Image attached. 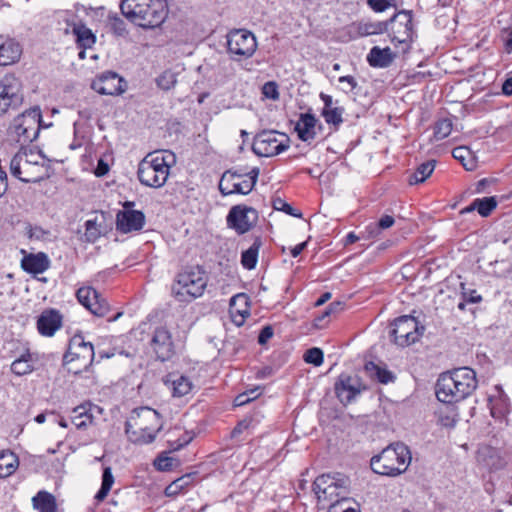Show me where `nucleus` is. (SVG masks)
<instances>
[{
    "mask_svg": "<svg viewBox=\"0 0 512 512\" xmlns=\"http://www.w3.org/2000/svg\"><path fill=\"white\" fill-rule=\"evenodd\" d=\"M497 201L495 197L477 198L474 200V208L482 217H487L496 208Z\"/></svg>",
    "mask_w": 512,
    "mask_h": 512,
    "instance_id": "43",
    "label": "nucleus"
},
{
    "mask_svg": "<svg viewBox=\"0 0 512 512\" xmlns=\"http://www.w3.org/2000/svg\"><path fill=\"white\" fill-rule=\"evenodd\" d=\"M262 245L260 238H256L253 244L241 255V264L245 269L252 270L256 267L258 261L259 249Z\"/></svg>",
    "mask_w": 512,
    "mask_h": 512,
    "instance_id": "35",
    "label": "nucleus"
},
{
    "mask_svg": "<svg viewBox=\"0 0 512 512\" xmlns=\"http://www.w3.org/2000/svg\"><path fill=\"white\" fill-rule=\"evenodd\" d=\"M365 370L370 377L376 378L382 384H388L393 382L395 379V376L391 371L382 368L373 362L367 363L365 365Z\"/></svg>",
    "mask_w": 512,
    "mask_h": 512,
    "instance_id": "38",
    "label": "nucleus"
},
{
    "mask_svg": "<svg viewBox=\"0 0 512 512\" xmlns=\"http://www.w3.org/2000/svg\"><path fill=\"white\" fill-rule=\"evenodd\" d=\"M95 352L91 342H86L82 335H74L68 345V350L64 354V362L70 363L75 360H82L83 367L90 366L94 360Z\"/></svg>",
    "mask_w": 512,
    "mask_h": 512,
    "instance_id": "15",
    "label": "nucleus"
},
{
    "mask_svg": "<svg viewBox=\"0 0 512 512\" xmlns=\"http://www.w3.org/2000/svg\"><path fill=\"white\" fill-rule=\"evenodd\" d=\"M338 81L340 83H347L349 86L348 90H344L345 92L353 91L357 87V81L353 76L347 75V76H341L339 77Z\"/></svg>",
    "mask_w": 512,
    "mask_h": 512,
    "instance_id": "61",
    "label": "nucleus"
},
{
    "mask_svg": "<svg viewBox=\"0 0 512 512\" xmlns=\"http://www.w3.org/2000/svg\"><path fill=\"white\" fill-rule=\"evenodd\" d=\"M174 459L165 455H160L154 460V466L158 471H169L173 467Z\"/></svg>",
    "mask_w": 512,
    "mask_h": 512,
    "instance_id": "52",
    "label": "nucleus"
},
{
    "mask_svg": "<svg viewBox=\"0 0 512 512\" xmlns=\"http://www.w3.org/2000/svg\"><path fill=\"white\" fill-rule=\"evenodd\" d=\"M262 93L268 99L277 100L279 98L277 83L274 81L265 83L262 87Z\"/></svg>",
    "mask_w": 512,
    "mask_h": 512,
    "instance_id": "51",
    "label": "nucleus"
},
{
    "mask_svg": "<svg viewBox=\"0 0 512 512\" xmlns=\"http://www.w3.org/2000/svg\"><path fill=\"white\" fill-rule=\"evenodd\" d=\"M323 358V351L317 347L308 349L303 356L306 363L313 364L317 367L323 363Z\"/></svg>",
    "mask_w": 512,
    "mask_h": 512,
    "instance_id": "49",
    "label": "nucleus"
},
{
    "mask_svg": "<svg viewBox=\"0 0 512 512\" xmlns=\"http://www.w3.org/2000/svg\"><path fill=\"white\" fill-rule=\"evenodd\" d=\"M367 3L375 12H384L391 6V0H367Z\"/></svg>",
    "mask_w": 512,
    "mask_h": 512,
    "instance_id": "56",
    "label": "nucleus"
},
{
    "mask_svg": "<svg viewBox=\"0 0 512 512\" xmlns=\"http://www.w3.org/2000/svg\"><path fill=\"white\" fill-rule=\"evenodd\" d=\"M113 32L118 36H124L127 33L124 21L117 15L109 18Z\"/></svg>",
    "mask_w": 512,
    "mask_h": 512,
    "instance_id": "54",
    "label": "nucleus"
},
{
    "mask_svg": "<svg viewBox=\"0 0 512 512\" xmlns=\"http://www.w3.org/2000/svg\"><path fill=\"white\" fill-rule=\"evenodd\" d=\"M453 157L460 161L467 171H473L477 167V162L472 151L464 146L456 147L452 151Z\"/></svg>",
    "mask_w": 512,
    "mask_h": 512,
    "instance_id": "36",
    "label": "nucleus"
},
{
    "mask_svg": "<svg viewBox=\"0 0 512 512\" xmlns=\"http://www.w3.org/2000/svg\"><path fill=\"white\" fill-rule=\"evenodd\" d=\"M19 466V459L15 453L9 450L0 452V478L11 476Z\"/></svg>",
    "mask_w": 512,
    "mask_h": 512,
    "instance_id": "33",
    "label": "nucleus"
},
{
    "mask_svg": "<svg viewBox=\"0 0 512 512\" xmlns=\"http://www.w3.org/2000/svg\"><path fill=\"white\" fill-rule=\"evenodd\" d=\"M412 460L411 451L402 442L388 445L378 455L371 458L372 470L383 476L396 477L403 474Z\"/></svg>",
    "mask_w": 512,
    "mask_h": 512,
    "instance_id": "5",
    "label": "nucleus"
},
{
    "mask_svg": "<svg viewBox=\"0 0 512 512\" xmlns=\"http://www.w3.org/2000/svg\"><path fill=\"white\" fill-rule=\"evenodd\" d=\"M290 139L275 130H264L258 133L253 141V152L261 157H272L289 148Z\"/></svg>",
    "mask_w": 512,
    "mask_h": 512,
    "instance_id": "10",
    "label": "nucleus"
},
{
    "mask_svg": "<svg viewBox=\"0 0 512 512\" xmlns=\"http://www.w3.org/2000/svg\"><path fill=\"white\" fill-rule=\"evenodd\" d=\"M226 46L232 60L243 61L256 52L257 40L247 29H232L226 35Z\"/></svg>",
    "mask_w": 512,
    "mask_h": 512,
    "instance_id": "9",
    "label": "nucleus"
},
{
    "mask_svg": "<svg viewBox=\"0 0 512 512\" xmlns=\"http://www.w3.org/2000/svg\"><path fill=\"white\" fill-rule=\"evenodd\" d=\"M113 483L114 476L112 474V470L110 467H105L102 474L101 488L96 493L95 499L97 501H103L107 497L109 491L111 490Z\"/></svg>",
    "mask_w": 512,
    "mask_h": 512,
    "instance_id": "41",
    "label": "nucleus"
},
{
    "mask_svg": "<svg viewBox=\"0 0 512 512\" xmlns=\"http://www.w3.org/2000/svg\"><path fill=\"white\" fill-rule=\"evenodd\" d=\"M229 305L232 321L237 326H241L245 318L250 315L249 297L245 293L236 294L230 299Z\"/></svg>",
    "mask_w": 512,
    "mask_h": 512,
    "instance_id": "27",
    "label": "nucleus"
},
{
    "mask_svg": "<svg viewBox=\"0 0 512 512\" xmlns=\"http://www.w3.org/2000/svg\"><path fill=\"white\" fill-rule=\"evenodd\" d=\"M397 57L390 47L373 46L367 54V62L373 68H387Z\"/></svg>",
    "mask_w": 512,
    "mask_h": 512,
    "instance_id": "29",
    "label": "nucleus"
},
{
    "mask_svg": "<svg viewBox=\"0 0 512 512\" xmlns=\"http://www.w3.org/2000/svg\"><path fill=\"white\" fill-rule=\"evenodd\" d=\"M259 174V167H253L249 171L243 168L229 169L221 176L219 190L224 196L231 194L247 195L256 185Z\"/></svg>",
    "mask_w": 512,
    "mask_h": 512,
    "instance_id": "7",
    "label": "nucleus"
},
{
    "mask_svg": "<svg viewBox=\"0 0 512 512\" xmlns=\"http://www.w3.org/2000/svg\"><path fill=\"white\" fill-rule=\"evenodd\" d=\"M394 223H395V219L393 216L383 215L377 222V225L380 228V230L382 231V230L392 227L394 225Z\"/></svg>",
    "mask_w": 512,
    "mask_h": 512,
    "instance_id": "59",
    "label": "nucleus"
},
{
    "mask_svg": "<svg viewBox=\"0 0 512 512\" xmlns=\"http://www.w3.org/2000/svg\"><path fill=\"white\" fill-rule=\"evenodd\" d=\"M164 383L171 390L173 397H184L191 393L194 387L188 377L177 374H169Z\"/></svg>",
    "mask_w": 512,
    "mask_h": 512,
    "instance_id": "30",
    "label": "nucleus"
},
{
    "mask_svg": "<svg viewBox=\"0 0 512 512\" xmlns=\"http://www.w3.org/2000/svg\"><path fill=\"white\" fill-rule=\"evenodd\" d=\"M317 129L321 130L322 125L311 113H302L295 125V131L303 142L311 143L317 136Z\"/></svg>",
    "mask_w": 512,
    "mask_h": 512,
    "instance_id": "24",
    "label": "nucleus"
},
{
    "mask_svg": "<svg viewBox=\"0 0 512 512\" xmlns=\"http://www.w3.org/2000/svg\"><path fill=\"white\" fill-rule=\"evenodd\" d=\"M175 162V154L171 151L148 153L138 164V180L146 187L161 188L166 184Z\"/></svg>",
    "mask_w": 512,
    "mask_h": 512,
    "instance_id": "4",
    "label": "nucleus"
},
{
    "mask_svg": "<svg viewBox=\"0 0 512 512\" xmlns=\"http://www.w3.org/2000/svg\"><path fill=\"white\" fill-rule=\"evenodd\" d=\"M109 171V166L103 159H99L97 167L95 168V175L97 177H102Z\"/></svg>",
    "mask_w": 512,
    "mask_h": 512,
    "instance_id": "62",
    "label": "nucleus"
},
{
    "mask_svg": "<svg viewBox=\"0 0 512 512\" xmlns=\"http://www.w3.org/2000/svg\"><path fill=\"white\" fill-rule=\"evenodd\" d=\"M502 92L507 96L512 95V76H510L502 85Z\"/></svg>",
    "mask_w": 512,
    "mask_h": 512,
    "instance_id": "64",
    "label": "nucleus"
},
{
    "mask_svg": "<svg viewBox=\"0 0 512 512\" xmlns=\"http://www.w3.org/2000/svg\"><path fill=\"white\" fill-rule=\"evenodd\" d=\"M274 208L277 210L284 211L288 215L294 217H301V212L295 210L290 204L286 203L284 200L278 198L274 201Z\"/></svg>",
    "mask_w": 512,
    "mask_h": 512,
    "instance_id": "53",
    "label": "nucleus"
},
{
    "mask_svg": "<svg viewBox=\"0 0 512 512\" xmlns=\"http://www.w3.org/2000/svg\"><path fill=\"white\" fill-rule=\"evenodd\" d=\"M103 409L92 403H83L73 408L71 422L79 430H84L94 424L96 414H102Z\"/></svg>",
    "mask_w": 512,
    "mask_h": 512,
    "instance_id": "23",
    "label": "nucleus"
},
{
    "mask_svg": "<svg viewBox=\"0 0 512 512\" xmlns=\"http://www.w3.org/2000/svg\"><path fill=\"white\" fill-rule=\"evenodd\" d=\"M62 326V315L55 309L44 310L37 320V329L39 333L46 337H51Z\"/></svg>",
    "mask_w": 512,
    "mask_h": 512,
    "instance_id": "25",
    "label": "nucleus"
},
{
    "mask_svg": "<svg viewBox=\"0 0 512 512\" xmlns=\"http://www.w3.org/2000/svg\"><path fill=\"white\" fill-rule=\"evenodd\" d=\"M11 174L25 183H36L43 179L44 165L40 162H28L27 153H17L10 162Z\"/></svg>",
    "mask_w": 512,
    "mask_h": 512,
    "instance_id": "12",
    "label": "nucleus"
},
{
    "mask_svg": "<svg viewBox=\"0 0 512 512\" xmlns=\"http://www.w3.org/2000/svg\"><path fill=\"white\" fill-rule=\"evenodd\" d=\"M41 118V110L38 107L31 108L18 115L9 128L10 136L20 146L33 142L39 135Z\"/></svg>",
    "mask_w": 512,
    "mask_h": 512,
    "instance_id": "8",
    "label": "nucleus"
},
{
    "mask_svg": "<svg viewBox=\"0 0 512 512\" xmlns=\"http://www.w3.org/2000/svg\"><path fill=\"white\" fill-rule=\"evenodd\" d=\"M260 394H261V392H260V388L259 387L255 388V389H251L248 392H244L242 394H239L235 398V405L236 406L245 405L246 403L250 402L251 400L256 399Z\"/></svg>",
    "mask_w": 512,
    "mask_h": 512,
    "instance_id": "50",
    "label": "nucleus"
},
{
    "mask_svg": "<svg viewBox=\"0 0 512 512\" xmlns=\"http://www.w3.org/2000/svg\"><path fill=\"white\" fill-rule=\"evenodd\" d=\"M336 483V478L330 474H323L318 476L313 482V491L316 496H319L331 484Z\"/></svg>",
    "mask_w": 512,
    "mask_h": 512,
    "instance_id": "47",
    "label": "nucleus"
},
{
    "mask_svg": "<svg viewBox=\"0 0 512 512\" xmlns=\"http://www.w3.org/2000/svg\"><path fill=\"white\" fill-rule=\"evenodd\" d=\"M351 38H359L370 35H378L388 31V23L384 21L378 22H353L347 28Z\"/></svg>",
    "mask_w": 512,
    "mask_h": 512,
    "instance_id": "26",
    "label": "nucleus"
},
{
    "mask_svg": "<svg viewBox=\"0 0 512 512\" xmlns=\"http://www.w3.org/2000/svg\"><path fill=\"white\" fill-rule=\"evenodd\" d=\"M346 503V499H342L341 501L337 500L336 503L331 504L329 512H356L354 508L346 507Z\"/></svg>",
    "mask_w": 512,
    "mask_h": 512,
    "instance_id": "57",
    "label": "nucleus"
},
{
    "mask_svg": "<svg viewBox=\"0 0 512 512\" xmlns=\"http://www.w3.org/2000/svg\"><path fill=\"white\" fill-rule=\"evenodd\" d=\"M340 308H341V303H339V302L331 303L320 316H318L314 319L315 327L320 328V329L324 328L329 322L328 318L330 317V315L332 313H335L336 311H338Z\"/></svg>",
    "mask_w": 512,
    "mask_h": 512,
    "instance_id": "48",
    "label": "nucleus"
},
{
    "mask_svg": "<svg viewBox=\"0 0 512 512\" xmlns=\"http://www.w3.org/2000/svg\"><path fill=\"white\" fill-rule=\"evenodd\" d=\"M76 297L80 304L98 317L106 316L110 310L106 299L90 286L79 288Z\"/></svg>",
    "mask_w": 512,
    "mask_h": 512,
    "instance_id": "20",
    "label": "nucleus"
},
{
    "mask_svg": "<svg viewBox=\"0 0 512 512\" xmlns=\"http://www.w3.org/2000/svg\"><path fill=\"white\" fill-rule=\"evenodd\" d=\"M33 507L40 512H56L55 497L47 491H39L32 499Z\"/></svg>",
    "mask_w": 512,
    "mask_h": 512,
    "instance_id": "34",
    "label": "nucleus"
},
{
    "mask_svg": "<svg viewBox=\"0 0 512 512\" xmlns=\"http://www.w3.org/2000/svg\"><path fill=\"white\" fill-rule=\"evenodd\" d=\"M122 15L143 29H155L166 20L169 9L166 0H123Z\"/></svg>",
    "mask_w": 512,
    "mask_h": 512,
    "instance_id": "2",
    "label": "nucleus"
},
{
    "mask_svg": "<svg viewBox=\"0 0 512 512\" xmlns=\"http://www.w3.org/2000/svg\"><path fill=\"white\" fill-rule=\"evenodd\" d=\"M62 17L68 26L65 29V33H69V28H71V32L76 37V42L80 47L86 49L91 48L94 45L96 41L95 35L85 25L76 21L74 13L65 11L63 12Z\"/></svg>",
    "mask_w": 512,
    "mask_h": 512,
    "instance_id": "22",
    "label": "nucleus"
},
{
    "mask_svg": "<svg viewBox=\"0 0 512 512\" xmlns=\"http://www.w3.org/2000/svg\"><path fill=\"white\" fill-rule=\"evenodd\" d=\"M22 268L32 274H40L46 271L50 266V261L46 254H29L22 259Z\"/></svg>",
    "mask_w": 512,
    "mask_h": 512,
    "instance_id": "31",
    "label": "nucleus"
},
{
    "mask_svg": "<svg viewBox=\"0 0 512 512\" xmlns=\"http://www.w3.org/2000/svg\"><path fill=\"white\" fill-rule=\"evenodd\" d=\"M101 236V226L95 219H89L85 222V232L83 235V241L87 243H95Z\"/></svg>",
    "mask_w": 512,
    "mask_h": 512,
    "instance_id": "42",
    "label": "nucleus"
},
{
    "mask_svg": "<svg viewBox=\"0 0 512 512\" xmlns=\"http://www.w3.org/2000/svg\"><path fill=\"white\" fill-rule=\"evenodd\" d=\"M257 211L247 206H234L227 215V224L235 229L237 233L244 234L248 232L257 221Z\"/></svg>",
    "mask_w": 512,
    "mask_h": 512,
    "instance_id": "17",
    "label": "nucleus"
},
{
    "mask_svg": "<svg viewBox=\"0 0 512 512\" xmlns=\"http://www.w3.org/2000/svg\"><path fill=\"white\" fill-rule=\"evenodd\" d=\"M193 480V474H185L177 478L165 488V495L171 497L180 494L193 484Z\"/></svg>",
    "mask_w": 512,
    "mask_h": 512,
    "instance_id": "37",
    "label": "nucleus"
},
{
    "mask_svg": "<svg viewBox=\"0 0 512 512\" xmlns=\"http://www.w3.org/2000/svg\"><path fill=\"white\" fill-rule=\"evenodd\" d=\"M150 348L158 360L164 362L172 358L175 353L174 343L170 331L164 327H156L150 340Z\"/></svg>",
    "mask_w": 512,
    "mask_h": 512,
    "instance_id": "18",
    "label": "nucleus"
},
{
    "mask_svg": "<svg viewBox=\"0 0 512 512\" xmlns=\"http://www.w3.org/2000/svg\"><path fill=\"white\" fill-rule=\"evenodd\" d=\"M413 15L411 11L402 10L396 13L388 23V31L390 39L394 43H408L412 41L413 29Z\"/></svg>",
    "mask_w": 512,
    "mask_h": 512,
    "instance_id": "14",
    "label": "nucleus"
},
{
    "mask_svg": "<svg viewBox=\"0 0 512 512\" xmlns=\"http://www.w3.org/2000/svg\"><path fill=\"white\" fill-rule=\"evenodd\" d=\"M381 233L377 223H371L365 227V230L361 233L362 239H373L377 238Z\"/></svg>",
    "mask_w": 512,
    "mask_h": 512,
    "instance_id": "55",
    "label": "nucleus"
},
{
    "mask_svg": "<svg viewBox=\"0 0 512 512\" xmlns=\"http://www.w3.org/2000/svg\"><path fill=\"white\" fill-rule=\"evenodd\" d=\"M133 202H125L124 210L119 211L116 216V228L122 233L139 231L145 224V215L142 211L133 210Z\"/></svg>",
    "mask_w": 512,
    "mask_h": 512,
    "instance_id": "19",
    "label": "nucleus"
},
{
    "mask_svg": "<svg viewBox=\"0 0 512 512\" xmlns=\"http://www.w3.org/2000/svg\"><path fill=\"white\" fill-rule=\"evenodd\" d=\"M176 83L177 74L172 70H165L156 79L157 86L165 91L172 89L176 85Z\"/></svg>",
    "mask_w": 512,
    "mask_h": 512,
    "instance_id": "44",
    "label": "nucleus"
},
{
    "mask_svg": "<svg viewBox=\"0 0 512 512\" xmlns=\"http://www.w3.org/2000/svg\"><path fill=\"white\" fill-rule=\"evenodd\" d=\"M37 360V356L27 350L12 362L11 371L17 376L29 374Z\"/></svg>",
    "mask_w": 512,
    "mask_h": 512,
    "instance_id": "32",
    "label": "nucleus"
},
{
    "mask_svg": "<svg viewBox=\"0 0 512 512\" xmlns=\"http://www.w3.org/2000/svg\"><path fill=\"white\" fill-rule=\"evenodd\" d=\"M424 327L420 326L415 317L403 315L392 323L390 336L398 346L405 347L415 343L422 335Z\"/></svg>",
    "mask_w": 512,
    "mask_h": 512,
    "instance_id": "11",
    "label": "nucleus"
},
{
    "mask_svg": "<svg viewBox=\"0 0 512 512\" xmlns=\"http://www.w3.org/2000/svg\"><path fill=\"white\" fill-rule=\"evenodd\" d=\"M163 427L160 414L150 407L134 409L125 423V433L134 444H150Z\"/></svg>",
    "mask_w": 512,
    "mask_h": 512,
    "instance_id": "3",
    "label": "nucleus"
},
{
    "mask_svg": "<svg viewBox=\"0 0 512 512\" xmlns=\"http://www.w3.org/2000/svg\"><path fill=\"white\" fill-rule=\"evenodd\" d=\"M476 387L475 371L469 367H460L440 375L436 384V397L450 404L465 399Z\"/></svg>",
    "mask_w": 512,
    "mask_h": 512,
    "instance_id": "1",
    "label": "nucleus"
},
{
    "mask_svg": "<svg viewBox=\"0 0 512 512\" xmlns=\"http://www.w3.org/2000/svg\"><path fill=\"white\" fill-rule=\"evenodd\" d=\"M453 129V123L450 119L444 118L436 122L434 126V137L436 140H443L448 137Z\"/></svg>",
    "mask_w": 512,
    "mask_h": 512,
    "instance_id": "45",
    "label": "nucleus"
},
{
    "mask_svg": "<svg viewBox=\"0 0 512 512\" xmlns=\"http://www.w3.org/2000/svg\"><path fill=\"white\" fill-rule=\"evenodd\" d=\"M344 488V481L336 479V483L331 484L329 488H326L317 498L319 501H333L335 497L339 496V490Z\"/></svg>",
    "mask_w": 512,
    "mask_h": 512,
    "instance_id": "46",
    "label": "nucleus"
},
{
    "mask_svg": "<svg viewBox=\"0 0 512 512\" xmlns=\"http://www.w3.org/2000/svg\"><path fill=\"white\" fill-rule=\"evenodd\" d=\"M319 97L324 104V107L322 110H331V109L335 108V101H333L332 96L322 92V93H320Z\"/></svg>",
    "mask_w": 512,
    "mask_h": 512,
    "instance_id": "60",
    "label": "nucleus"
},
{
    "mask_svg": "<svg viewBox=\"0 0 512 512\" xmlns=\"http://www.w3.org/2000/svg\"><path fill=\"white\" fill-rule=\"evenodd\" d=\"M366 387L356 375L342 373L335 383V393L344 405L351 403Z\"/></svg>",
    "mask_w": 512,
    "mask_h": 512,
    "instance_id": "16",
    "label": "nucleus"
},
{
    "mask_svg": "<svg viewBox=\"0 0 512 512\" xmlns=\"http://www.w3.org/2000/svg\"><path fill=\"white\" fill-rule=\"evenodd\" d=\"M345 109L343 106L339 105V101H335V108L331 110H322V116L325 119V122L329 125H333L336 128L339 127L343 123V114Z\"/></svg>",
    "mask_w": 512,
    "mask_h": 512,
    "instance_id": "39",
    "label": "nucleus"
},
{
    "mask_svg": "<svg viewBox=\"0 0 512 512\" xmlns=\"http://www.w3.org/2000/svg\"><path fill=\"white\" fill-rule=\"evenodd\" d=\"M23 102L20 81L14 75H6L0 80V116L10 109H16Z\"/></svg>",
    "mask_w": 512,
    "mask_h": 512,
    "instance_id": "13",
    "label": "nucleus"
},
{
    "mask_svg": "<svg viewBox=\"0 0 512 512\" xmlns=\"http://www.w3.org/2000/svg\"><path fill=\"white\" fill-rule=\"evenodd\" d=\"M22 55L19 42L11 38L0 39V66H9L17 63Z\"/></svg>",
    "mask_w": 512,
    "mask_h": 512,
    "instance_id": "28",
    "label": "nucleus"
},
{
    "mask_svg": "<svg viewBox=\"0 0 512 512\" xmlns=\"http://www.w3.org/2000/svg\"><path fill=\"white\" fill-rule=\"evenodd\" d=\"M208 283L206 272L199 266L179 272L171 286V294L182 303H190L203 295Z\"/></svg>",
    "mask_w": 512,
    "mask_h": 512,
    "instance_id": "6",
    "label": "nucleus"
},
{
    "mask_svg": "<svg viewBox=\"0 0 512 512\" xmlns=\"http://www.w3.org/2000/svg\"><path fill=\"white\" fill-rule=\"evenodd\" d=\"M273 334L274 331L271 326L263 327L258 336V343L260 345L266 344L273 337Z\"/></svg>",
    "mask_w": 512,
    "mask_h": 512,
    "instance_id": "58",
    "label": "nucleus"
},
{
    "mask_svg": "<svg viewBox=\"0 0 512 512\" xmlns=\"http://www.w3.org/2000/svg\"><path fill=\"white\" fill-rule=\"evenodd\" d=\"M435 168V161L430 160L425 163H422L418 166L416 171L413 173V175L410 177L409 183L410 184H417L424 182L434 171Z\"/></svg>",
    "mask_w": 512,
    "mask_h": 512,
    "instance_id": "40",
    "label": "nucleus"
},
{
    "mask_svg": "<svg viewBox=\"0 0 512 512\" xmlns=\"http://www.w3.org/2000/svg\"><path fill=\"white\" fill-rule=\"evenodd\" d=\"M126 83L116 72L105 71L91 83V88L101 95H120L125 91Z\"/></svg>",
    "mask_w": 512,
    "mask_h": 512,
    "instance_id": "21",
    "label": "nucleus"
},
{
    "mask_svg": "<svg viewBox=\"0 0 512 512\" xmlns=\"http://www.w3.org/2000/svg\"><path fill=\"white\" fill-rule=\"evenodd\" d=\"M8 182H7V174L0 167V197L7 191Z\"/></svg>",
    "mask_w": 512,
    "mask_h": 512,
    "instance_id": "63",
    "label": "nucleus"
}]
</instances>
